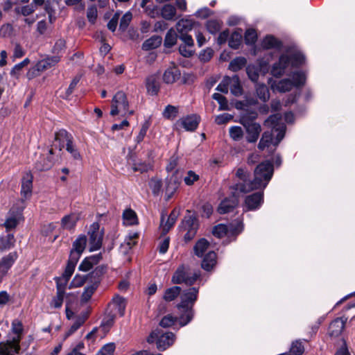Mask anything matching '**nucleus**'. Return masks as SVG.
Returning <instances> with one entry per match:
<instances>
[{"mask_svg":"<svg viewBox=\"0 0 355 355\" xmlns=\"http://www.w3.org/2000/svg\"><path fill=\"white\" fill-rule=\"evenodd\" d=\"M272 175L273 165L268 161L261 162L256 167L253 180H250V174L247 170L239 168L236 172L238 182L234 184V189L236 193H249L254 190L263 189L266 187Z\"/></svg>","mask_w":355,"mask_h":355,"instance_id":"nucleus-1","label":"nucleus"},{"mask_svg":"<svg viewBox=\"0 0 355 355\" xmlns=\"http://www.w3.org/2000/svg\"><path fill=\"white\" fill-rule=\"evenodd\" d=\"M258 114L249 112L241 115L239 123L245 130V140L248 143L254 144L257 141L262 131L261 125L256 121Z\"/></svg>","mask_w":355,"mask_h":355,"instance_id":"nucleus-2","label":"nucleus"},{"mask_svg":"<svg viewBox=\"0 0 355 355\" xmlns=\"http://www.w3.org/2000/svg\"><path fill=\"white\" fill-rule=\"evenodd\" d=\"M293 80L286 78L272 84L273 90L281 93L291 91L293 88H300L306 83V75L302 71H295L292 73Z\"/></svg>","mask_w":355,"mask_h":355,"instance_id":"nucleus-3","label":"nucleus"},{"mask_svg":"<svg viewBox=\"0 0 355 355\" xmlns=\"http://www.w3.org/2000/svg\"><path fill=\"white\" fill-rule=\"evenodd\" d=\"M200 275V270H193L188 265L182 264L173 273L171 282L174 284H184L191 286L196 283Z\"/></svg>","mask_w":355,"mask_h":355,"instance_id":"nucleus-4","label":"nucleus"},{"mask_svg":"<svg viewBox=\"0 0 355 355\" xmlns=\"http://www.w3.org/2000/svg\"><path fill=\"white\" fill-rule=\"evenodd\" d=\"M175 338L173 332L156 329L150 334L146 340L149 344L155 343L157 349L163 352L173 345Z\"/></svg>","mask_w":355,"mask_h":355,"instance_id":"nucleus-5","label":"nucleus"},{"mask_svg":"<svg viewBox=\"0 0 355 355\" xmlns=\"http://www.w3.org/2000/svg\"><path fill=\"white\" fill-rule=\"evenodd\" d=\"M135 111L130 109V104L127 95L122 91L117 92L113 96L111 103V116L121 114L123 117L133 115Z\"/></svg>","mask_w":355,"mask_h":355,"instance_id":"nucleus-6","label":"nucleus"},{"mask_svg":"<svg viewBox=\"0 0 355 355\" xmlns=\"http://www.w3.org/2000/svg\"><path fill=\"white\" fill-rule=\"evenodd\" d=\"M55 142H58V152L60 153L64 148V144H66V150L71 154L74 159H80L81 155L78 150L73 144V137L66 130L61 129L55 133Z\"/></svg>","mask_w":355,"mask_h":355,"instance_id":"nucleus-7","label":"nucleus"},{"mask_svg":"<svg viewBox=\"0 0 355 355\" xmlns=\"http://www.w3.org/2000/svg\"><path fill=\"white\" fill-rule=\"evenodd\" d=\"M264 125L270 128V130L277 132V140L275 143H280L284 139L286 132V125L282 123L281 115L279 114L270 115L265 120Z\"/></svg>","mask_w":355,"mask_h":355,"instance_id":"nucleus-8","label":"nucleus"},{"mask_svg":"<svg viewBox=\"0 0 355 355\" xmlns=\"http://www.w3.org/2000/svg\"><path fill=\"white\" fill-rule=\"evenodd\" d=\"M103 234V230H100L98 222H94L90 225L88 231L90 251H96L101 248Z\"/></svg>","mask_w":355,"mask_h":355,"instance_id":"nucleus-9","label":"nucleus"},{"mask_svg":"<svg viewBox=\"0 0 355 355\" xmlns=\"http://www.w3.org/2000/svg\"><path fill=\"white\" fill-rule=\"evenodd\" d=\"M232 198H225L221 201L218 207V211L220 214H224L232 211L239 204V197L240 194L244 193L243 192L238 191L236 193V190L234 189V185L230 187Z\"/></svg>","mask_w":355,"mask_h":355,"instance_id":"nucleus-10","label":"nucleus"},{"mask_svg":"<svg viewBox=\"0 0 355 355\" xmlns=\"http://www.w3.org/2000/svg\"><path fill=\"white\" fill-rule=\"evenodd\" d=\"M243 230V223L237 220L234 227L231 225L219 224L214 227L212 233L218 238H222L229 234H239Z\"/></svg>","mask_w":355,"mask_h":355,"instance_id":"nucleus-11","label":"nucleus"},{"mask_svg":"<svg viewBox=\"0 0 355 355\" xmlns=\"http://www.w3.org/2000/svg\"><path fill=\"white\" fill-rule=\"evenodd\" d=\"M198 294V289L195 287L189 288L181 294L180 302L177 305L178 310H181V307H189L190 306L193 308L195 302L197 300Z\"/></svg>","mask_w":355,"mask_h":355,"instance_id":"nucleus-12","label":"nucleus"},{"mask_svg":"<svg viewBox=\"0 0 355 355\" xmlns=\"http://www.w3.org/2000/svg\"><path fill=\"white\" fill-rule=\"evenodd\" d=\"M20 337H13L11 340L0 343V355H15L20 350Z\"/></svg>","mask_w":355,"mask_h":355,"instance_id":"nucleus-13","label":"nucleus"},{"mask_svg":"<svg viewBox=\"0 0 355 355\" xmlns=\"http://www.w3.org/2000/svg\"><path fill=\"white\" fill-rule=\"evenodd\" d=\"M187 233L184 236L186 242L191 241L196 235L198 229V223L196 217L192 216H186L182 222Z\"/></svg>","mask_w":355,"mask_h":355,"instance_id":"nucleus-14","label":"nucleus"},{"mask_svg":"<svg viewBox=\"0 0 355 355\" xmlns=\"http://www.w3.org/2000/svg\"><path fill=\"white\" fill-rule=\"evenodd\" d=\"M291 63L289 55L282 54L279 60L274 63L271 69V74L277 78L284 75L285 70L288 68Z\"/></svg>","mask_w":355,"mask_h":355,"instance_id":"nucleus-15","label":"nucleus"},{"mask_svg":"<svg viewBox=\"0 0 355 355\" xmlns=\"http://www.w3.org/2000/svg\"><path fill=\"white\" fill-rule=\"evenodd\" d=\"M263 202V192L259 191L246 196L245 205L247 210H256L259 209Z\"/></svg>","mask_w":355,"mask_h":355,"instance_id":"nucleus-16","label":"nucleus"},{"mask_svg":"<svg viewBox=\"0 0 355 355\" xmlns=\"http://www.w3.org/2000/svg\"><path fill=\"white\" fill-rule=\"evenodd\" d=\"M22 220L21 211L19 210L15 211L11 209L8 212V216L3 223V226L6 231L8 232L15 229Z\"/></svg>","mask_w":355,"mask_h":355,"instance_id":"nucleus-17","label":"nucleus"},{"mask_svg":"<svg viewBox=\"0 0 355 355\" xmlns=\"http://www.w3.org/2000/svg\"><path fill=\"white\" fill-rule=\"evenodd\" d=\"M104 268L103 267H97L96 269L92 271V272L89 275L90 277H100L103 273ZM88 278V275H76L70 284V288H78L82 286L87 281Z\"/></svg>","mask_w":355,"mask_h":355,"instance_id":"nucleus-18","label":"nucleus"},{"mask_svg":"<svg viewBox=\"0 0 355 355\" xmlns=\"http://www.w3.org/2000/svg\"><path fill=\"white\" fill-rule=\"evenodd\" d=\"M273 130H267L263 132L261 135V139L258 144V148L261 150H263L266 148L269 147L270 145L274 146H278L279 143L276 144L277 135L274 137Z\"/></svg>","mask_w":355,"mask_h":355,"instance_id":"nucleus-19","label":"nucleus"},{"mask_svg":"<svg viewBox=\"0 0 355 355\" xmlns=\"http://www.w3.org/2000/svg\"><path fill=\"white\" fill-rule=\"evenodd\" d=\"M178 215L179 211L176 209H173L168 216L166 222H164L165 216L162 215L160 229L162 230V234H166L172 228L176 222Z\"/></svg>","mask_w":355,"mask_h":355,"instance_id":"nucleus-20","label":"nucleus"},{"mask_svg":"<svg viewBox=\"0 0 355 355\" xmlns=\"http://www.w3.org/2000/svg\"><path fill=\"white\" fill-rule=\"evenodd\" d=\"M33 175L30 173H26L21 180V196L24 199L29 198L32 195Z\"/></svg>","mask_w":355,"mask_h":355,"instance_id":"nucleus-21","label":"nucleus"},{"mask_svg":"<svg viewBox=\"0 0 355 355\" xmlns=\"http://www.w3.org/2000/svg\"><path fill=\"white\" fill-rule=\"evenodd\" d=\"M199 121V117L197 115L193 114L180 119L178 123L180 124L187 131H193L197 128Z\"/></svg>","mask_w":355,"mask_h":355,"instance_id":"nucleus-22","label":"nucleus"},{"mask_svg":"<svg viewBox=\"0 0 355 355\" xmlns=\"http://www.w3.org/2000/svg\"><path fill=\"white\" fill-rule=\"evenodd\" d=\"M18 257L16 252H12L0 260V271L6 276Z\"/></svg>","mask_w":355,"mask_h":355,"instance_id":"nucleus-23","label":"nucleus"},{"mask_svg":"<svg viewBox=\"0 0 355 355\" xmlns=\"http://www.w3.org/2000/svg\"><path fill=\"white\" fill-rule=\"evenodd\" d=\"M79 219L80 214L78 213L66 215L61 220V227L64 230H73Z\"/></svg>","mask_w":355,"mask_h":355,"instance_id":"nucleus-24","label":"nucleus"},{"mask_svg":"<svg viewBox=\"0 0 355 355\" xmlns=\"http://www.w3.org/2000/svg\"><path fill=\"white\" fill-rule=\"evenodd\" d=\"M345 325V320L341 318H337L333 320L329 327V334L330 336L337 337L341 334Z\"/></svg>","mask_w":355,"mask_h":355,"instance_id":"nucleus-25","label":"nucleus"},{"mask_svg":"<svg viewBox=\"0 0 355 355\" xmlns=\"http://www.w3.org/2000/svg\"><path fill=\"white\" fill-rule=\"evenodd\" d=\"M81 253L71 250L67 264L65 268V275L71 276L74 272L76 266L80 257Z\"/></svg>","mask_w":355,"mask_h":355,"instance_id":"nucleus-26","label":"nucleus"},{"mask_svg":"<svg viewBox=\"0 0 355 355\" xmlns=\"http://www.w3.org/2000/svg\"><path fill=\"white\" fill-rule=\"evenodd\" d=\"M180 315L178 318L179 324L184 327L189 324L193 318L194 310L190 306L189 307H181Z\"/></svg>","mask_w":355,"mask_h":355,"instance_id":"nucleus-27","label":"nucleus"},{"mask_svg":"<svg viewBox=\"0 0 355 355\" xmlns=\"http://www.w3.org/2000/svg\"><path fill=\"white\" fill-rule=\"evenodd\" d=\"M102 259L101 254L90 256L85 258L80 264L78 268L81 271L87 272L96 265Z\"/></svg>","mask_w":355,"mask_h":355,"instance_id":"nucleus-28","label":"nucleus"},{"mask_svg":"<svg viewBox=\"0 0 355 355\" xmlns=\"http://www.w3.org/2000/svg\"><path fill=\"white\" fill-rule=\"evenodd\" d=\"M180 71L177 67H170L165 71L163 80L167 84H172L180 79Z\"/></svg>","mask_w":355,"mask_h":355,"instance_id":"nucleus-29","label":"nucleus"},{"mask_svg":"<svg viewBox=\"0 0 355 355\" xmlns=\"http://www.w3.org/2000/svg\"><path fill=\"white\" fill-rule=\"evenodd\" d=\"M59 61L60 57L58 55H54L38 61L35 65L37 66V69L39 70L41 73L54 66Z\"/></svg>","mask_w":355,"mask_h":355,"instance_id":"nucleus-30","label":"nucleus"},{"mask_svg":"<svg viewBox=\"0 0 355 355\" xmlns=\"http://www.w3.org/2000/svg\"><path fill=\"white\" fill-rule=\"evenodd\" d=\"M216 254L214 251L209 252L202 259L201 266L207 270L210 271L216 263Z\"/></svg>","mask_w":355,"mask_h":355,"instance_id":"nucleus-31","label":"nucleus"},{"mask_svg":"<svg viewBox=\"0 0 355 355\" xmlns=\"http://www.w3.org/2000/svg\"><path fill=\"white\" fill-rule=\"evenodd\" d=\"M195 24L191 19H182L176 24V29L180 34L187 33L190 31Z\"/></svg>","mask_w":355,"mask_h":355,"instance_id":"nucleus-32","label":"nucleus"},{"mask_svg":"<svg viewBox=\"0 0 355 355\" xmlns=\"http://www.w3.org/2000/svg\"><path fill=\"white\" fill-rule=\"evenodd\" d=\"M229 83V88L233 95L239 96L242 94L243 89L238 76L235 75L232 77H230Z\"/></svg>","mask_w":355,"mask_h":355,"instance_id":"nucleus-33","label":"nucleus"},{"mask_svg":"<svg viewBox=\"0 0 355 355\" xmlns=\"http://www.w3.org/2000/svg\"><path fill=\"white\" fill-rule=\"evenodd\" d=\"M99 278L98 277L96 280L94 281L92 284L87 286L81 296V301L83 302H88L92 295L94 294V291L96 290L97 287L99 284Z\"/></svg>","mask_w":355,"mask_h":355,"instance_id":"nucleus-34","label":"nucleus"},{"mask_svg":"<svg viewBox=\"0 0 355 355\" xmlns=\"http://www.w3.org/2000/svg\"><path fill=\"white\" fill-rule=\"evenodd\" d=\"M162 37L157 35H153L146 40L142 44V49L149 51L157 48L162 44Z\"/></svg>","mask_w":355,"mask_h":355,"instance_id":"nucleus-35","label":"nucleus"},{"mask_svg":"<svg viewBox=\"0 0 355 355\" xmlns=\"http://www.w3.org/2000/svg\"><path fill=\"white\" fill-rule=\"evenodd\" d=\"M15 239L12 234L0 236V250H8L14 247Z\"/></svg>","mask_w":355,"mask_h":355,"instance_id":"nucleus-36","label":"nucleus"},{"mask_svg":"<svg viewBox=\"0 0 355 355\" xmlns=\"http://www.w3.org/2000/svg\"><path fill=\"white\" fill-rule=\"evenodd\" d=\"M180 184L179 180L177 179V178L175 176V175H173L168 182H167V185L166 187V194L167 196V199H170L174 193L176 191V190L178 188V186Z\"/></svg>","mask_w":355,"mask_h":355,"instance_id":"nucleus-37","label":"nucleus"},{"mask_svg":"<svg viewBox=\"0 0 355 355\" xmlns=\"http://www.w3.org/2000/svg\"><path fill=\"white\" fill-rule=\"evenodd\" d=\"M209 246V243L207 239L204 238L199 239L193 247L194 254L198 257H202Z\"/></svg>","mask_w":355,"mask_h":355,"instance_id":"nucleus-38","label":"nucleus"},{"mask_svg":"<svg viewBox=\"0 0 355 355\" xmlns=\"http://www.w3.org/2000/svg\"><path fill=\"white\" fill-rule=\"evenodd\" d=\"M146 84L147 90L149 93H150L152 95H155L157 94L159 89V86L156 76L152 75L148 76L146 78Z\"/></svg>","mask_w":355,"mask_h":355,"instance_id":"nucleus-39","label":"nucleus"},{"mask_svg":"<svg viewBox=\"0 0 355 355\" xmlns=\"http://www.w3.org/2000/svg\"><path fill=\"white\" fill-rule=\"evenodd\" d=\"M181 293V288L178 286H174L167 288L163 295V299L166 302H171L175 300Z\"/></svg>","mask_w":355,"mask_h":355,"instance_id":"nucleus-40","label":"nucleus"},{"mask_svg":"<svg viewBox=\"0 0 355 355\" xmlns=\"http://www.w3.org/2000/svg\"><path fill=\"white\" fill-rule=\"evenodd\" d=\"M161 15L166 20H173L176 15V9L171 4H166L161 10Z\"/></svg>","mask_w":355,"mask_h":355,"instance_id":"nucleus-41","label":"nucleus"},{"mask_svg":"<svg viewBox=\"0 0 355 355\" xmlns=\"http://www.w3.org/2000/svg\"><path fill=\"white\" fill-rule=\"evenodd\" d=\"M281 42L278 41L274 36L268 35L262 41V47L265 49H270L273 48H279Z\"/></svg>","mask_w":355,"mask_h":355,"instance_id":"nucleus-42","label":"nucleus"},{"mask_svg":"<svg viewBox=\"0 0 355 355\" xmlns=\"http://www.w3.org/2000/svg\"><path fill=\"white\" fill-rule=\"evenodd\" d=\"M124 223L128 225L137 224V216L136 213L131 209H125L123 213Z\"/></svg>","mask_w":355,"mask_h":355,"instance_id":"nucleus-43","label":"nucleus"},{"mask_svg":"<svg viewBox=\"0 0 355 355\" xmlns=\"http://www.w3.org/2000/svg\"><path fill=\"white\" fill-rule=\"evenodd\" d=\"M230 138L234 141H241L244 137V132L241 127L238 125L231 126L229 129Z\"/></svg>","mask_w":355,"mask_h":355,"instance_id":"nucleus-44","label":"nucleus"},{"mask_svg":"<svg viewBox=\"0 0 355 355\" xmlns=\"http://www.w3.org/2000/svg\"><path fill=\"white\" fill-rule=\"evenodd\" d=\"M87 236L85 235H80L73 243V248L71 250L82 254L85 250Z\"/></svg>","mask_w":355,"mask_h":355,"instance_id":"nucleus-45","label":"nucleus"},{"mask_svg":"<svg viewBox=\"0 0 355 355\" xmlns=\"http://www.w3.org/2000/svg\"><path fill=\"white\" fill-rule=\"evenodd\" d=\"M71 277L66 276L64 271L62 277L55 279L57 292L65 293L66 286Z\"/></svg>","mask_w":355,"mask_h":355,"instance_id":"nucleus-46","label":"nucleus"},{"mask_svg":"<svg viewBox=\"0 0 355 355\" xmlns=\"http://www.w3.org/2000/svg\"><path fill=\"white\" fill-rule=\"evenodd\" d=\"M257 95L263 102L268 101L270 92L268 87L263 84L257 85L256 87Z\"/></svg>","mask_w":355,"mask_h":355,"instance_id":"nucleus-47","label":"nucleus"},{"mask_svg":"<svg viewBox=\"0 0 355 355\" xmlns=\"http://www.w3.org/2000/svg\"><path fill=\"white\" fill-rule=\"evenodd\" d=\"M178 35L173 28L168 31L165 39L164 46L167 48H171L176 44Z\"/></svg>","mask_w":355,"mask_h":355,"instance_id":"nucleus-48","label":"nucleus"},{"mask_svg":"<svg viewBox=\"0 0 355 355\" xmlns=\"http://www.w3.org/2000/svg\"><path fill=\"white\" fill-rule=\"evenodd\" d=\"M113 304L116 306L118 313L120 316H123L125 310V299L121 296L116 295L112 299Z\"/></svg>","mask_w":355,"mask_h":355,"instance_id":"nucleus-49","label":"nucleus"},{"mask_svg":"<svg viewBox=\"0 0 355 355\" xmlns=\"http://www.w3.org/2000/svg\"><path fill=\"white\" fill-rule=\"evenodd\" d=\"M246 59L243 57L236 58L230 63L229 69L233 71H237L244 67L246 64Z\"/></svg>","mask_w":355,"mask_h":355,"instance_id":"nucleus-50","label":"nucleus"},{"mask_svg":"<svg viewBox=\"0 0 355 355\" xmlns=\"http://www.w3.org/2000/svg\"><path fill=\"white\" fill-rule=\"evenodd\" d=\"M178 107L171 105H168L162 112L163 116L165 119L169 120H173L174 119H175L176 116H178Z\"/></svg>","mask_w":355,"mask_h":355,"instance_id":"nucleus-51","label":"nucleus"},{"mask_svg":"<svg viewBox=\"0 0 355 355\" xmlns=\"http://www.w3.org/2000/svg\"><path fill=\"white\" fill-rule=\"evenodd\" d=\"M54 161V157H46V158H44L43 162L42 161L37 162L36 168L40 171L49 170L53 165Z\"/></svg>","mask_w":355,"mask_h":355,"instance_id":"nucleus-52","label":"nucleus"},{"mask_svg":"<svg viewBox=\"0 0 355 355\" xmlns=\"http://www.w3.org/2000/svg\"><path fill=\"white\" fill-rule=\"evenodd\" d=\"M304 352V347L302 342L297 340L292 343L288 353L291 355H302Z\"/></svg>","mask_w":355,"mask_h":355,"instance_id":"nucleus-53","label":"nucleus"},{"mask_svg":"<svg viewBox=\"0 0 355 355\" xmlns=\"http://www.w3.org/2000/svg\"><path fill=\"white\" fill-rule=\"evenodd\" d=\"M242 35L238 32H234L229 39V46L232 49H237L241 45Z\"/></svg>","mask_w":355,"mask_h":355,"instance_id":"nucleus-54","label":"nucleus"},{"mask_svg":"<svg viewBox=\"0 0 355 355\" xmlns=\"http://www.w3.org/2000/svg\"><path fill=\"white\" fill-rule=\"evenodd\" d=\"M149 187L154 195H158L162 187V181L157 178H152L149 182Z\"/></svg>","mask_w":355,"mask_h":355,"instance_id":"nucleus-55","label":"nucleus"},{"mask_svg":"<svg viewBox=\"0 0 355 355\" xmlns=\"http://www.w3.org/2000/svg\"><path fill=\"white\" fill-rule=\"evenodd\" d=\"M212 98L218 103L220 110H227L229 109L227 100L224 96L219 93H214Z\"/></svg>","mask_w":355,"mask_h":355,"instance_id":"nucleus-56","label":"nucleus"},{"mask_svg":"<svg viewBox=\"0 0 355 355\" xmlns=\"http://www.w3.org/2000/svg\"><path fill=\"white\" fill-rule=\"evenodd\" d=\"M244 40L246 44L252 45L255 44L257 40V34L254 29H248L244 35Z\"/></svg>","mask_w":355,"mask_h":355,"instance_id":"nucleus-57","label":"nucleus"},{"mask_svg":"<svg viewBox=\"0 0 355 355\" xmlns=\"http://www.w3.org/2000/svg\"><path fill=\"white\" fill-rule=\"evenodd\" d=\"M206 28L211 34H216L221 28V23L216 19H211L207 22Z\"/></svg>","mask_w":355,"mask_h":355,"instance_id":"nucleus-58","label":"nucleus"},{"mask_svg":"<svg viewBox=\"0 0 355 355\" xmlns=\"http://www.w3.org/2000/svg\"><path fill=\"white\" fill-rule=\"evenodd\" d=\"M292 67H297L304 64L305 58L301 53H293L289 55Z\"/></svg>","mask_w":355,"mask_h":355,"instance_id":"nucleus-59","label":"nucleus"},{"mask_svg":"<svg viewBox=\"0 0 355 355\" xmlns=\"http://www.w3.org/2000/svg\"><path fill=\"white\" fill-rule=\"evenodd\" d=\"M178 318L176 317L168 314L162 318L159 322V325L164 328L170 327L175 324Z\"/></svg>","mask_w":355,"mask_h":355,"instance_id":"nucleus-60","label":"nucleus"},{"mask_svg":"<svg viewBox=\"0 0 355 355\" xmlns=\"http://www.w3.org/2000/svg\"><path fill=\"white\" fill-rule=\"evenodd\" d=\"M132 19V15L130 12H127L124 14L120 21L119 29L122 31H125L129 26Z\"/></svg>","mask_w":355,"mask_h":355,"instance_id":"nucleus-61","label":"nucleus"},{"mask_svg":"<svg viewBox=\"0 0 355 355\" xmlns=\"http://www.w3.org/2000/svg\"><path fill=\"white\" fill-rule=\"evenodd\" d=\"M248 78L253 82H257L259 78V69L254 65H249L246 68Z\"/></svg>","mask_w":355,"mask_h":355,"instance_id":"nucleus-62","label":"nucleus"},{"mask_svg":"<svg viewBox=\"0 0 355 355\" xmlns=\"http://www.w3.org/2000/svg\"><path fill=\"white\" fill-rule=\"evenodd\" d=\"M23 330V324L19 320L15 319L12 322V331L17 335L15 337H20L21 338Z\"/></svg>","mask_w":355,"mask_h":355,"instance_id":"nucleus-63","label":"nucleus"},{"mask_svg":"<svg viewBox=\"0 0 355 355\" xmlns=\"http://www.w3.org/2000/svg\"><path fill=\"white\" fill-rule=\"evenodd\" d=\"M114 344L108 343L104 345L96 355H114Z\"/></svg>","mask_w":355,"mask_h":355,"instance_id":"nucleus-64","label":"nucleus"}]
</instances>
